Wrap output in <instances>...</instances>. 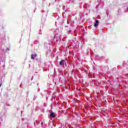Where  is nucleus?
<instances>
[{
	"mask_svg": "<svg viewBox=\"0 0 128 128\" xmlns=\"http://www.w3.org/2000/svg\"><path fill=\"white\" fill-rule=\"evenodd\" d=\"M100 22H98V20H96V23L94 24V26L95 27V28H98V23H99Z\"/></svg>",
	"mask_w": 128,
	"mask_h": 128,
	"instance_id": "1",
	"label": "nucleus"
},
{
	"mask_svg": "<svg viewBox=\"0 0 128 128\" xmlns=\"http://www.w3.org/2000/svg\"><path fill=\"white\" fill-rule=\"evenodd\" d=\"M37 56H38V55L36 54H32L31 58H32V60H34V58H36Z\"/></svg>",
	"mask_w": 128,
	"mask_h": 128,
	"instance_id": "2",
	"label": "nucleus"
},
{
	"mask_svg": "<svg viewBox=\"0 0 128 128\" xmlns=\"http://www.w3.org/2000/svg\"><path fill=\"white\" fill-rule=\"evenodd\" d=\"M64 60H62L60 62V66H64Z\"/></svg>",
	"mask_w": 128,
	"mask_h": 128,
	"instance_id": "3",
	"label": "nucleus"
},
{
	"mask_svg": "<svg viewBox=\"0 0 128 128\" xmlns=\"http://www.w3.org/2000/svg\"><path fill=\"white\" fill-rule=\"evenodd\" d=\"M50 116H51V118H54L56 116V115H54V112H51L50 114Z\"/></svg>",
	"mask_w": 128,
	"mask_h": 128,
	"instance_id": "4",
	"label": "nucleus"
},
{
	"mask_svg": "<svg viewBox=\"0 0 128 128\" xmlns=\"http://www.w3.org/2000/svg\"><path fill=\"white\" fill-rule=\"evenodd\" d=\"M0 86H2V84H0Z\"/></svg>",
	"mask_w": 128,
	"mask_h": 128,
	"instance_id": "5",
	"label": "nucleus"
}]
</instances>
